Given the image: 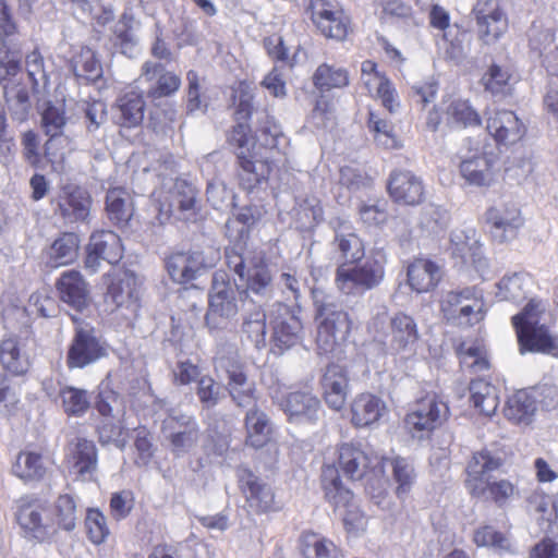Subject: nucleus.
Wrapping results in <instances>:
<instances>
[{"label": "nucleus", "mask_w": 558, "mask_h": 558, "mask_svg": "<svg viewBox=\"0 0 558 558\" xmlns=\"http://www.w3.org/2000/svg\"><path fill=\"white\" fill-rule=\"evenodd\" d=\"M529 45L542 58L544 65L547 56L558 49V38L551 27L534 23L529 31Z\"/></svg>", "instance_id": "49"}, {"label": "nucleus", "mask_w": 558, "mask_h": 558, "mask_svg": "<svg viewBox=\"0 0 558 558\" xmlns=\"http://www.w3.org/2000/svg\"><path fill=\"white\" fill-rule=\"evenodd\" d=\"M26 72L32 82L34 96L38 101L44 100L49 94L50 81L44 58L38 51H32L26 56Z\"/></svg>", "instance_id": "46"}, {"label": "nucleus", "mask_w": 558, "mask_h": 558, "mask_svg": "<svg viewBox=\"0 0 558 558\" xmlns=\"http://www.w3.org/2000/svg\"><path fill=\"white\" fill-rule=\"evenodd\" d=\"M301 329V322L294 316H290L288 319L277 320L271 338L272 353L281 355L287 350L294 347L300 340Z\"/></svg>", "instance_id": "41"}, {"label": "nucleus", "mask_w": 558, "mask_h": 558, "mask_svg": "<svg viewBox=\"0 0 558 558\" xmlns=\"http://www.w3.org/2000/svg\"><path fill=\"white\" fill-rule=\"evenodd\" d=\"M393 480L398 484L396 493L398 497L407 495L415 480L413 464L405 458L397 457L391 460Z\"/></svg>", "instance_id": "61"}, {"label": "nucleus", "mask_w": 558, "mask_h": 558, "mask_svg": "<svg viewBox=\"0 0 558 558\" xmlns=\"http://www.w3.org/2000/svg\"><path fill=\"white\" fill-rule=\"evenodd\" d=\"M325 499L337 509H345L343 524L348 532L357 533L364 530L365 518L353 505V493L347 488L335 465H325L320 475Z\"/></svg>", "instance_id": "9"}, {"label": "nucleus", "mask_w": 558, "mask_h": 558, "mask_svg": "<svg viewBox=\"0 0 558 558\" xmlns=\"http://www.w3.org/2000/svg\"><path fill=\"white\" fill-rule=\"evenodd\" d=\"M535 411V400L525 390L512 395L504 409L505 416L517 424H529Z\"/></svg>", "instance_id": "47"}, {"label": "nucleus", "mask_w": 558, "mask_h": 558, "mask_svg": "<svg viewBox=\"0 0 558 558\" xmlns=\"http://www.w3.org/2000/svg\"><path fill=\"white\" fill-rule=\"evenodd\" d=\"M135 281V277L129 271L112 275L105 294L106 303L112 305L113 308L136 306Z\"/></svg>", "instance_id": "35"}, {"label": "nucleus", "mask_w": 558, "mask_h": 558, "mask_svg": "<svg viewBox=\"0 0 558 558\" xmlns=\"http://www.w3.org/2000/svg\"><path fill=\"white\" fill-rule=\"evenodd\" d=\"M527 509L531 513L538 515L539 520L547 522H558V498L553 500L539 489L531 492L526 498Z\"/></svg>", "instance_id": "53"}, {"label": "nucleus", "mask_w": 558, "mask_h": 558, "mask_svg": "<svg viewBox=\"0 0 558 558\" xmlns=\"http://www.w3.org/2000/svg\"><path fill=\"white\" fill-rule=\"evenodd\" d=\"M138 82L148 84L147 96L153 99L168 97L175 93L181 85L178 75L166 71L162 64L153 61H146L142 65Z\"/></svg>", "instance_id": "24"}, {"label": "nucleus", "mask_w": 558, "mask_h": 558, "mask_svg": "<svg viewBox=\"0 0 558 558\" xmlns=\"http://www.w3.org/2000/svg\"><path fill=\"white\" fill-rule=\"evenodd\" d=\"M531 279L526 274L514 272L510 276H505L498 283V296L501 300L520 302L526 298L527 287Z\"/></svg>", "instance_id": "52"}, {"label": "nucleus", "mask_w": 558, "mask_h": 558, "mask_svg": "<svg viewBox=\"0 0 558 558\" xmlns=\"http://www.w3.org/2000/svg\"><path fill=\"white\" fill-rule=\"evenodd\" d=\"M106 213L111 222L125 227L134 213L131 194L123 187H113L106 195Z\"/></svg>", "instance_id": "39"}, {"label": "nucleus", "mask_w": 558, "mask_h": 558, "mask_svg": "<svg viewBox=\"0 0 558 558\" xmlns=\"http://www.w3.org/2000/svg\"><path fill=\"white\" fill-rule=\"evenodd\" d=\"M388 193L395 203L414 206L424 198V185L411 171L396 170L389 177Z\"/></svg>", "instance_id": "26"}, {"label": "nucleus", "mask_w": 558, "mask_h": 558, "mask_svg": "<svg viewBox=\"0 0 558 558\" xmlns=\"http://www.w3.org/2000/svg\"><path fill=\"white\" fill-rule=\"evenodd\" d=\"M214 366L226 374V390L233 403L243 409L256 407L258 401L254 380L248 379L235 344H223L218 348L214 357Z\"/></svg>", "instance_id": "5"}, {"label": "nucleus", "mask_w": 558, "mask_h": 558, "mask_svg": "<svg viewBox=\"0 0 558 558\" xmlns=\"http://www.w3.org/2000/svg\"><path fill=\"white\" fill-rule=\"evenodd\" d=\"M322 386L326 403L333 410L342 409L349 392L345 369L338 364H329L323 375Z\"/></svg>", "instance_id": "34"}, {"label": "nucleus", "mask_w": 558, "mask_h": 558, "mask_svg": "<svg viewBox=\"0 0 558 558\" xmlns=\"http://www.w3.org/2000/svg\"><path fill=\"white\" fill-rule=\"evenodd\" d=\"M246 444L253 448L265 446L271 434L268 415L256 407L247 410L245 415Z\"/></svg>", "instance_id": "40"}, {"label": "nucleus", "mask_w": 558, "mask_h": 558, "mask_svg": "<svg viewBox=\"0 0 558 558\" xmlns=\"http://www.w3.org/2000/svg\"><path fill=\"white\" fill-rule=\"evenodd\" d=\"M314 84L320 90L343 88L349 85V73L343 68L322 64L314 74Z\"/></svg>", "instance_id": "56"}, {"label": "nucleus", "mask_w": 558, "mask_h": 558, "mask_svg": "<svg viewBox=\"0 0 558 558\" xmlns=\"http://www.w3.org/2000/svg\"><path fill=\"white\" fill-rule=\"evenodd\" d=\"M58 396L64 413L69 416L81 417L89 410L90 395L85 389L64 385L59 388Z\"/></svg>", "instance_id": "45"}, {"label": "nucleus", "mask_w": 558, "mask_h": 558, "mask_svg": "<svg viewBox=\"0 0 558 558\" xmlns=\"http://www.w3.org/2000/svg\"><path fill=\"white\" fill-rule=\"evenodd\" d=\"M72 70L77 77L96 81L102 75V66L95 52L88 47H82L72 58Z\"/></svg>", "instance_id": "51"}, {"label": "nucleus", "mask_w": 558, "mask_h": 558, "mask_svg": "<svg viewBox=\"0 0 558 558\" xmlns=\"http://www.w3.org/2000/svg\"><path fill=\"white\" fill-rule=\"evenodd\" d=\"M161 430L170 444L171 452L180 458L191 452L201 438V427L192 414L171 410L162 421Z\"/></svg>", "instance_id": "11"}, {"label": "nucleus", "mask_w": 558, "mask_h": 558, "mask_svg": "<svg viewBox=\"0 0 558 558\" xmlns=\"http://www.w3.org/2000/svg\"><path fill=\"white\" fill-rule=\"evenodd\" d=\"M304 558H339L340 551L335 543L315 533H306L302 537Z\"/></svg>", "instance_id": "54"}, {"label": "nucleus", "mask_w": 558, "mask_h": 558, "mask_svg": "<svg viewBox=\"0 0 558 558\" xmlns=\"http://www.w3.org/2000/svg\"><path fill=\"white\" fill-rule=\"evenodd\" d=\"M501 466V459L488 450L473 453L466 466L465 486L472 496H482L490 473Z\"/></svg>", "instance_id": "28"}, {"label": "nucleus", "mask_w": 558, "mask_h": 558, "mask_svg": "<svg viewBox=\"0 0 558 558\" xmlns=\"http://www.w3.org/2000/svg\"><path fill=\"white\" fill-rule=\"evenodd\" d=\"M387 410L386 403L379 397L363 392L353 399L350 412L354 427H372L377 424Z\"/></svg>", "instance_id": "30"}, {"label": "nucleus", "mask_w": 558, "mask_h": 558, "mask_svg": "<svg viewBox=\"0 0 558 558\" xmlns=\"http://www.w3.org/2000/svg\"><path fill=\"white\" fill-rule=\"evenodd\" d=\"M473 541L477 546L489 547L500 554L513 553L509 537L490 525L478 527L474 532Z\"/></svg>", "instance_id": "57"}, {"label": "nucleus", "mask_w": 558, "mask_h": 558, "mask_svg": "<svg viewBox=\"0 0 558 558\" xmlns=\"http://www.w3.org/2000/svg\"><path fill=\"white\" fill-rule=\"evenodd\" d=\"M369 331L375 338L390 335L389 348L396 353L414 354L420 340L418 327L415 319L403 312L389 316L386 307H381L368 324Z\"/></svg>", "instance_id": "7"}, {"label": "nucleus", "mask_w": 558, "mask_h": 558, "mask_svg": "<svg viewBox=\"0 0 558 558\" xmlns=\"http://www.w3.org/2000/svg\"><path fill=\"white\" fill-rule=\"evenodd\" d=\"M470 399L475 409L485 416H492L496 413L499 405L497 388L485 379L477 378L470 383Z\"/></svg>", "instance_id": "42"}, {"label": "nucleus", "mask_w": 558, "mask_h": 558, "mask_svg": "<svg viewBox=\"0 0 558 558\" xmlns=\"http://www.w3.org/2000/svg\"><path fill=\"white\" fill-rule=\"evenodd\" d=\"M461 155L460 174L474 186H490L499 170V154L495 145L484 140L469 138Z\"/></svg>", "instance_id": "6"}, {"label": "nucleus", "mask_w": 558, "mask_h": 558, "mask_svg": "<svg viewBox=\"0 0 558 558\" xmlns=\"http://www.w3.org/2000/svg\"><path fill=\"white\" fill-rule=\"evenodd\" d=\"M486 222L493 239L497 242H511L517 230L523 225L521 210L513 202H499L486 211Z\"/></svg>", "instance_id": "18"}, {"label": "nucleus", "mask_w": 558, "mask_h": 558, "mask_svg": "<svg viewBox=\"0 0 558 558\" xmlns=\"http://www.w3.org/2000/svg\"><path fill=\"white\" fill-rule=\"evenodd\" d=\"M239 150L236 156L239 159V181L240 185L247 191H252L263 182H266L270 171L271 165L269 161L270 157H263L255 148L253 151L250 148H245L248 140L245 136H241L239 140Z\"/></svg>", "instance_id": "17"}, {"label": "nucleus", "mask_w": 558, "mask_h": 558, "mask_svg": "<svg viewBox=\"0 0 558 558\" xmlns=\"http://www.w3.org/2000/svg\"><path fill=\"white\" fill-rule=\"evenodd\" d=\"M442 277L439 265L429 259H415L408 267V282L412 290L424 293L433 290Z\"/></svg>", "instance_id": "37"}, {"label": "nucleus", "mask_w": 558, "mask_h": 558, "mask_svg": "<svg viewBox=\"0 0 558 558\" xmlns=\"http://www.w3.org/2000/svg\"><path fill=\"white\" fill-rule=\"evenodd\" d=\"M140 27V21L130 9H125L114 27V46L129 58L134 57L138 51L140 40L136 33Z\"/></svg>", "instance_id": "38"}, {"label": "nucleus", "mask_w": 558, "mask_h": 558, "mask_svg": "<svg viewBox=\"0 0 558 558\" xmlns=\"http://www.w3.org/2000/svg\"><path fill=\"white\" fill-rule=\"evenodd\" d=\"M65 124L64 105L47 102L41 110V128L45 134L49 136L44 146V153L50 161H54L61 156L57 145L65 141L62 137Z\"/></svg>", "instance_id": "25"}, {"label": "nucleus", "mask_w": 558, "mask_h": 558, "mask_svg": "<svg viewBox=\"0 0 558 558\" xmlns=\"http://www.w3.org/2000/svg\"><path fill=\"white\" fill-rule=\"evenodd\" d=\"M259 141L266 148L272 150L278 149L286 155V147L288 145V138L281 132L280 126L277 124L274 118L265 116V121L259 128Z\"/></svg>", "instance_id": "60"}, {"label": "nucleus", "mask_w": 558, "mask_h": 558, "mask_svg": "<svg viewBox=\"0 0 558 558\" xmlns=\"http://www.w3.org/2000/svg\"><path fill=\"white\" fill-rule=\"evenodd\" d=\"M226 263L240 279L239 298L265 305L275 292L274 276L257 246H225Z\"/></svg>", "instance_id": "1"}, {"label": "nucleus", "mask_w": 558, "mask_h": 558, "mask_svg": "<svg viewBox=\"0 0 558 558\" xmlns=\"http://www.w3.org/2000/svg\"><path fill=\"white\" fill-rule=\"evenodd\" d=\"M544 313L545 304L541 300L531 299L521 312L512 316L511 323L521 355L533 353L558 359V335L541 322Z\"/></svg>", "instance_id": "3"}, {"label": "nucleus", "mask_w": 558, "mask_h": 558, "mask_svg": "<svg viewBox=\"0 0 558 558\" xmlns=\"http://www.w3.org/2000/svg\"><path fill=\"white\" fill-rule=\"evenodd\" d=\"M487 131L497 143L514 144L520 141L525 126L513 111L498 110L487 119Z\"/></svg>", "instance_id": "31"}, {"label": "nucleus", "mask_w": 558, "mask_h": 558, "mask_svg": "<svg viewBox=\"0 0 558 558\" xmlns=\"http://www.w3.org/2000/svg\"><path fill=\"white\" fill-rule=\"evenodd\" d=\"M107 355V349L92 326H76L66 353L70 369L84 368Z\"/></svg>", "instance_id": "13"}, {"label": "nucleus", "mask_w": 558, "mask_h": 558, "mask_svg": "<svg viewBox=\"0 0 558 558\" xmlns=\"http://www.w3.org/2000/svg\"><path fill=\"white\" fill-rule=\"evenodd\" d=\"M238 283H232L225 271L213 275L205 322L211 332L228 329L230 319L239 313Z\"/></svg>", "instance_id": "8"}, {"label": "nucleus", "mask_w": 558, "mask_h": 558, "mask_svg": "<svg viewBox=\"0 0 558 558\" xmlns=\"http://www.w3.org/2000/svg\"><path fill=\"white\" fill-rule=\"evenodd\" d=\"M121 122L125 126H136L144 118L145 101L136 90H128L118 99Z\"/></svg>", "instance_id": "48"}, {"label": "nucleus", "mask_w": 558, "mask_h": 558, "mask_svg": "<svg viewBox=\"0 0 558 558\" xmlns=\"http://www.w3.org/2000/svg\"><path fill=\"white\" fill-rule=\"evenodd\" d=\"M57 290L63 303L82 312L89 302L88 283L83 276L75 270L65 271L57 281Z\"/></svg>", "instance_id": "29"}, {"label": "nucleus", "mask_w": 558, "mask_h": 558, "mask_svg": "<svg viewBox=\"0 0 558 558\" xmlns=\"http://www.w3.org/2000/svg\"><path fill=\"white\" fill-rule=\"evenodd\" d=\"M473 11L483 44L494 45L507 33L508 17L497 1L478 0Z\"/></svg>", "instance_id": "16"}, {"label": "nucleus", "mask_w": 558, "mask_h": 558, "mask_svg": "<svg viewBox=\"0 0 558 558\" xmlns=\"http://www.w3.org/2000/svg\"><path fill=\"white\" fill-rule=\"evenodd\" d=\"M361 81L369 95L378 98L381 105L393 113L399 108L397 90L387 75L377 69V64L365 60L361 65Z\"/></svg>", "instance_id": "22"}, {"label": "nucleus", "mask_w": 558, "mask_h": 558, "mask_svg": "<svg viewBox=\"0 0 558 558\" xmlns=\"http://www.w3.org/2000/svg\"><path fill=\"white\" fill-rule=\"evenodd\" d=\"M278 405L292 423H316L323 413L319 399L310 390L289 392Z\"/></svg>", "instance_id": "21"}, {"label": "nucleus", "mask_w": 558, "mask_h": 558, "mask_svg": "<svg viewBox=\"0 0 558 558\" xmlns=\"http://www.w3.org/2000/svg\"><path fill=\"white\" fill-rule=\"evenodd\" d=\"M239 480L248 507L254 512L265 513L277 509L272 488L251 470L242 469Z\"/></svg>", "instance_id": "27"}, {"label": "nucleus", "mask_w": 558, "mask_h": 558, "mask_svg": "<svg viewBox=\"0 0 558 558\" xmlns=\"http://www.w3.org/2000/svg\"><path fill=\"white\" fill-rule=\"evenodd\" d=\"M211 256L205 257L204 252L198 250L190 252H174L166 258V268L171 279L180 284H187L202 275V272L213 267L219 252L214 246H207Z\"/></svg>", "instance_id": "14"}, {"label": "nucleus", "mask_w": 558, "mask_h": 558, "mask_svg": "<svg viewBox=\"0 0 558 558\" xmlns=\"http://www.w3.org/2000/svg\"><path fill=\"white\" fill-rule=\"evenodd\" d=\"M361 81L369 95L378 98L381 105L393 113L399 108L397 90L387 75L377 69V64L365 60L361 65Z\"/></svg>", "instance_id": "23"}, {"label": "nucleus", "mask_w": 558, "mask_h": 558, "mask_svg": "<svg viewBox=\"0 0 558 558\" xmlns=\"http://www.w3.org/2000/svg\"><path fill=\"white\" fill-rule=\"evenodd\" d=\"M12 471L19 478L29 483L41 481L46 475L47 468L40 453L21 451L13 464Z\"/></svg>", "instance_id": "44"}, {"label": "nucleus", "mask_w": 558, "mask_h": 558, "mask_svg": "<svg viewBox=\"0 0 558 558\" xmlns=\"http://www.w3.org/2000/svg\"><path fill=\"white\" fill-rule=\"evenodd\" d=\"M72 470L82 481H92L98 468V451L93 440L77 437L71 444Z\"/></svg>", "instance_id": "33"}, {"label": "nucleus", "mask_w": 558, "mask_h": 558, "mask_svg": "<svg viewBox=\"0 0 558 558\" xmlns=\"http://www.w3.org/2000/svg\"><path fill=\"white\" fill-rule=\"evenodd\" d=\"M242 326L243 337L250 341L257 350L266 347V313L263 304L246 301L242 303Z\"/></svg>", "instance_id": "32"}, {"label": "nucleus", "mask_w": 558, "mask_h": 558, "mask_svg": "<svg viewBox=\"0 0 558 558\" xmlns=\"http://www.w3.org/2000/svg\"><path fill=\"white\" fill-rule=\"evenodd\" d=\"M16 521L29 539L43 543L56 533L49 504L40 499H21Z\"/></svg>", "instance_id": "12"}, {"label": "nucleus", "mask_w": 558, "mask_h": 558, "mask_svg": "<svg viewBox=\"0 0 558 558\" xmlns=\"http://www.w3.org/2000/svg\"><path fill=\"white\" fill-rule=\"evenodd\" d=\"M511 74L507 68L492 64L483 75L485 89L494 95L505 94L510 86Z\"/></svg>", "instance_id": "62"}, {"label": "nucleus", "mask_w": 558, "mask_h": 558, "mask_svg": "<svg viewBox=\"0 0 558 558\" xmlns=\"http://www.w3.org/2000/svg\"><path fill=\"white\" fill-rule=\"evenodd\" d=\"M92 202V197L85 189L75 184H66L54 199V213L65 223L84 222L90 214Z\"/></svg>", "instance_id": "20"}, {"label": "nucleus", "mask_w": 558, "mask_h": 558, "mask_svg": "<svg viewBox=\"0 0 558 558\" xmlns=\"http://www.w3.org/2000/svg\"><path fill=\"white\" fill-rule=\"evenodd\" d=\"M226 387L210 375H203L196 384L195 393L203 410L216 408L225 398Z\"/></svg>", "instance_id": "55"}, {"label": "nucleus", "mask_w": 558, "mask_h": 558, "mask_svg": "<svg viewBox=\"0 0 558 558\" xmlns=\"http://www.w3.org/2000/svg\"><path fill=\"white\" fill-rule=\"evenodd\" d=\"M208 202L219 210H228L235 207V196L233 192L219 180H213L208 183L207 190Z\"/></svg>", "instance_id": "63"}, {"label": "nucleus", "mask_w": 558, "mask_h": 558, "mask_svg": "<svg viewBox=\"0 0 558 558\" xmlns=\"http://www.w3.org/2000/svg\"><path fill=\"white\" fill-rule=\"evenodd\" d=\"M0 364L12 376H23L28 372L29 356L17 336H9L0 341Z\"/></svg>", "instance_id": "36"}, {"label": "nucleus", "mask_w": 558, "mask_h": 558, "mask_svg": "<svg viewBox=\"0 0 558 558\" xmlns=\"http://www.w3.org/2000/svg\"><path fill=\"white\" fill-rule=\"evenodd\" d=\"M448 415L447 403L436 395H427L416 402L414 409L407 415L405 423L412 432L430 433L439 427Z\"/></svg>", "instance_id": "19"}, {"label": "nucleus", "mask_w": 558, "mask_h": 558, "mask_svg": "<svg viewBox=\"0 0 558 558\" xmlns=\"http://www.w3.org/2000/svg\"><path fill=\"white\" fill-rule=\"evenodd\" d=\"M347 263L340 265L336 274L337 287L348 295H362L377 288L385 277L381 251L365 246H339Z\"/></svg>", "instance_id": "2"}, {"label": "nucleus", "mask_w": 558, "mask_h": 558, "mask_svg": "<svg viewBox=\"0 0 558 558\" xmlns=\"http://www.w3.org/2000/svg\"><path fill=\"white\" fill-rule=\"evenodd\" d=\"M447 43L446 53L452 60H462L468 56L471 48V35L458 27L449 28L444 33Z\"/></svg>", "instance_id": "58"}, {"label": "nucleus", "mask_w": 558, "mask_h": 558, "mask_svg": "<svg viewBox=\"0 0 558 558\" xmlns=\"http://www.w3.org/2000/svg\"><path fill=\"white\" fill-rule=\"evenodd\" d=\"M452 255L461 258L462 266L473 267L482 278L488 275L489 262L481 251V246H454Z\"/></svg>", "instance_id": "59"}, {"label": "nucleus", "mask_w": 558, "mask_h": 558, "mask_svg": "<svg viewBox=\"0 0 558 558\" xmlns=\"http://www.w3.org/2000/svg\"><path fill=\"white\" fill-rule=\"evenodd\" d=\"M308 9L318 31L328 38L342 40L348 35L349 17L331 0H311Z\"/></svg>", "instance_id": "15"}, {"label": "nucleus", "mask_w": 558, "mask_h": 558, "mask_svg": "<svg viewBox=\"0 0 558 558\" xmlns=\"http://www.w3.org/2000/svg\"><path fill=\"white\" fill-rule=\"evenodd\" d=\"M444 114L446 123L451 126L468 128L481 124L480 114L466 99L449 100L444 109Z\"/></svg>", "instance_id": "43"}, {"label": "nucleus", "mask_w": 558, "mask_h": 558, "mask_svg": "<svg viewBox=\"0 0 558 558\" xmlns=\"http://www.w3.org/2000/svg\"><path fill=\"white\" fill-rule=\"evenodd\" d=\"M457 354L460 360L461 367L473 374L483 373L489 369V361L487 359L485 348L480 343L462 342L457 348Z\"/></svg>", "instance_id": "50"}, {"label": "nucleus", "mask_w": 558, "mask_h": 558, "mask_svg": "<svg viewBox=\"0 0 558 558\" xmlns=\"http://www.w3.org/2000/svg\"><path fill=\"white\" fill-rule=\"evenodd\" d=\"M85 526L89 539L94 544L104 543L110 534L107 519L99 509H88L85 518Z\"/></svg>", "instance_id": "64"}, {"label": "nucleus", "mask_w": 558, "mask_h": 558, "mask_svg": "<svg viewBox=\"0 0 558 558\" xmlns=\"http://www.w3.org/2000/svg\"><path fill=\"white\" fill-rule=\"evenodd\" d=\"M338 464L343 474L359 481L371 474L374 478H381L385 474L387 459L369 450L366 451L360 445L344 442L338 449Z\"/></svg>", "instance_id": "10"}, {"label": "nucleus", "mask_w": 558, "mask_h": 558, "mask_svg": "<svg viewBox=\"0 0 558 558\" xmlns=\"http://www.w3.org/2000/svg\"><path fill=\"white\" fill-rule=\"evenodd\" d=\"M317 353L326 357L340 359L342 345L348 340L354 322L350 314L332 301L316 302Z\"/></svg>", "instance_id": "4"}]
</instances>
